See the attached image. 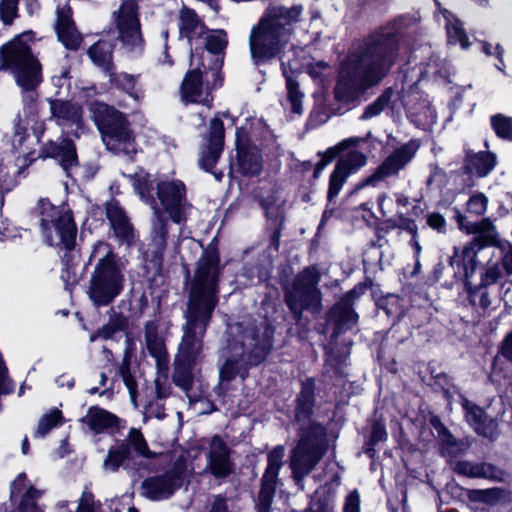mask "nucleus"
Returning <instances> with one entry per match:
<instances>
[{"mask_svg":"<svg viewBox=\"0 0 512 512\" xmlns=\"http://www.w3.org/2000/svg\"><path fill=\"white\" fill-rule=\"evenodd\" d=\"M400 39L396 23L370 34L359 51L343 63L335 88L336 98L350 102L361 91L378 84L397 61Z\"/></svg>","mask_w":512,"mask_h":512,"instance_id":"1","label":"nucleus"},{"mask_svg":"<svg viewBox=\"0 0 512 512\" xmlns=\"http://www.w3.org/2000/svg\"><path fill=\"white\" fill-rule=\"evenodd\" d=\"M219 256L207 250L198 259L191 283L182 339L175 358L199 363L202 359L203 338L218 303Z\"/></svg>","mask_w":512,"mask_h":512,"instance_id":"2","label":"nucleus"},{"mask_svg":"<svg viewBox=\"0 0 512 512\" xmlns=\"http://www.w3.org/2000/svg\"><path fill=\"white\" fill-rule=\"evenodd\" d=\"M31 33L25 32L0 47V71L12 74L21 90L22 111L15 116L14 141L25 139L27 120L38 112V88L43 81L42 66L33 54L28 41Z\"/></svg>","mask_w":512,"mask_h":512,"instance_id":"3","label":"nucleus"},{"mask_svg":"<svg viewBox=\"0 0 512 512\" xmlns=\"http://www.w3.org/2000/svg\"><path fill=\"white\" fill-rule=\"evenodd\" d=\"M272 331L261 323H236L229 326L226 346L221 351L223 364L220 368V382H230L235 377L244 379L251 366L260 364L271 347Z\"/></svg>","mask_w":512,"mask_h":512,"instance_id":"4","label":"nucleus"},{"mask_svg":"<svg viewBox=\"0 0 512 512\" xmlns=\"http://www.w3.org/2000/svg\"><path fill=\"white\" fill-rule=\"evenodd\" d=\"M302 5L269 6L249 35V50L254 64L261 65L278 57L301 20Z\"/></svg>","mask_w":512,"mask_h":512,"instance_id":"5","label":"nucleus"},{"mask_svg":"<svg viewBox=\"0 0 512 512\" xmlns=\"http://www.w3.org/2000/svg\"><path fill=\"white\" fill-rule=\"evenodd\" d=\"M315 385L311 379L302 384L295 409L296 422L300 424L301 438L294 448L290 460L294 480L303 489V479L321 460L326 451L325 428L311 422L314 407Z\"/></svg>","mask_w":512,"mask_h":512,"instance_id":"6","label":"nucleus"},{"mask_svg":"<svg viewBox=\"0 0 512 512\" xmlns=\"http://www.w3.org/2000/svg\"><path fill=\"white\" fill-rule=\"evenodd\" d=\"M89 261H95L88 287V295L97 307L110 304L123 290L124 275L116 261V254L110 244L97 241Z\"/></svg>","mask_w":512,"mask_h":512,"instance_id":"7","label":"nucleus"},{"mask_svg":"<svg viewBox=\"0 0 512 512\" xmlns=\"http://www.w3.org/2000/svg\"><path fill=\"white\" fill-rule=\"evenodd\" d=\"M140 198L147 204L161 210L163 217H168L174 224L179 226V235L181 237L182 229L186 224L187 218L192 210V205L187 201L186 188L180 180H165L157 184V197L161 207L156 206L155 200L151 194L152 185L148 176L139 178L135 184Z\"/></svg>","mask_w":512,"mask_h":512,"instance_id":"8","label":"nucleus"},{"mask_svg":"<svg viewBox=\"0 0 512 512\" xmlns=\"http://www.w3.org/2000/svg\"><path fill=\"white\" fill-rule=\"evenodd\" d=\"M43 236L50 246L71 249L75 244L76 225L65 208H59L42 199L37 207Z\"/></svg>","mask_w":512,"mask_h":512,"instance_id":"9","label":"nucleus"},{"mask_svg":"<svg viewBox=\"0 0 512 512\" xmlns=\"http://www.w3.org/2000/svg\"><path fill=\"white\" fill-rule=\"evenodd\" d=\"M320 276L316 269L306 268L294 280L293 286L286 292L285 300L294 319L300 321L303 310L319 314L322 309L321 293L317 288Z\"/></svg>","mask_w":512,"mask_h":512,"instance_id":"10","label":"nucleus"},{"mask_svg":"<svg viewBox=\"0 0 512 512\" xmlns=\"http://www.w3.org/2000/svg\"><path fill=\"white\" fill-rule=\"evenodd\" d=\"M419 149L416 141H409L395 148L375 169V171L355 186L358 191L366 186L377 187L381 182L394 176H398L415 157Z\"/></svg>","mask_w":512,"mask_h":512,"instance_id":"11","label":"nucleus"},{"mask_svg":"<svg viewBox=\"0 0 512 512\" xmlns=\"http://www.w3.org/2000/svg\"><path fill=\"white\" fill-rule=\"evenodd\" d=\"M118 39L129 52H141L143 38L138 18V6L134 0H124L118 11L113 13Z\"/></svg>","mask_w":512,"mask_h":512,"instance_id":"12","label":"nucleus"},{"mask_svg":"<svg viewBox=\"0 0 512 512\" xmlns=\"http://www.w3.org/2000/svg\"><path fill=\"white\" fill-rule=\"evenodd\" d=\"M184 481V467L174 465L162 474L150 476L141 484V494L150 500L161 501L170 498Z\"/></svg>","mask_w":512,"mask_h":512,"instance_id":"13","label":"nucleus"},{"mask_svg":"<svg viewBox=\"0 0 512 512\" xmlns=\"http://www.w3.org/2000/svg\"><path fill=\"white\" fill-rule=\"evenodd\" d=\"M102 138L107 148L117 154L130 155L136 152L128 122L118 111H112L104 123Z\"/></svg>","mask_w":512,"mask_h":512,"instance_id":"14","label":"nucleus"},{"mask_svg":"<svg viewBox=\"0 0 512 512\" xmlns=\"http://www.w3.org/2000/svg\"><path fill=\"white\" fill-rule=\"evenodd\" d=\"M457 220L461 230L476 235L474 240L464 247V259L472 257L475 252V246H478L479 249L485 246H492L494 249L499 243L504 242V240L499 238V234L490 218H484L479 222L473 223L468 221L466 216L459 214Z\"/></svg>","mask_w":512,"mask_h":512,"instance_id":"15","label":"nucleus"},{"mask_svg":"<svg viewBox=\"0 0 512 512\" xmlns=\"http://www.w3.org/2000/svg\"><path fill=\"white\" fill-rule=\"evenodd\" d=\"M284 447L279 445L272 449L267 456V467L261 479V489L258 498V512H270L273 502L278 474L283 466Z\"/></svg>","mask_w":512,"mask_h":512,"instance_id":"16","label":"nucleus"},{"mask_svg":"<svg viewBox=\"0 0 512 512\" xmlns=\"http://www.w3.org/2000/svg\"><path fill=\"white\" fill-rule=\"evenodd\" d=\"M189 70L181 85V96L185 102L191 103H208L209 94L204 90L202 83V69H206L204 63V53L199 55L192 51L190 56Z\"/></svg>","mask_w":512,"mask_h":512,"instance_id":"17","label":"nucleus"},{"mask_svg":"<svg viewBox=\"0 0 512 512\" xmlns=\"http://www.w3.org/2000/svg\"><path fill=\"white\" fill-rule=\"evenodd\" d=\"M224 146V126L222 120L216 116L209 126L208 135L201 150L200 163L206 171H211L216 165Z\"/></svg>","mask_w":512,"mask_h":512,"instance_id":"18","label":"nucleus"},{"mask_svg":"<svg viewBox=\"0 0 512 512\" xmlns=\"http://www.w3.org/2000/svg\"><path fill=\"white\" fill-rule=\"evenodd\" d=\"M106 216L110 222L112 236L120 245H132L136 240L135 231L123 208L116 202L106 204Z\"/></svg>","mask_w":512,"mask_h":512,"instance_id":"19","label":"nucleus"},{"mask_svg":"<svg viewBox=\"0 0 512 512\" xmlns=\"http://www.w3.org/2000/svg\"><path fill=\"white\" fill-rule=\"evenodd\" d=\"M236 150L238 165L242 173L250 176L258 175L262 170V158L259 149L251 145L246 138L245 131H236Z\"/></svg>","mask_w":512,"mask_h":512,"instance_id":"20","label":"nucleus"},{"mask_svg":"<svg viewBox=\"0 0 512 512\" xmlns=\"http://www.w3.org/2000/svg\"><path fill=\"white\" fill-rule=\"evenodd\" d=\"M206 458L207 469L216 478H224L233 471L230 449L219 436L211 439Z\"/></svg>","mask_w":512,"mask_h":512,"instance_id":"21","label":"nucleus"},{"mask_svg":"<svg viewBox=\"0 0 512 512\" xmlns=\"http://www.w3.org/2000/svg\"><path fill=\"white\" fill-rule=\"evenodd\" d=\"M168 242V222L167 217H163L160 209L153 207V219L150 232V240L147 245L146 253L155 261L160 262Z\"/></svg>","mask_w":512,"mask_h":512,"instance_id":"22","label":"nucleus"},{"mask_svg":"<svg viewBox=\"0 0 512 512\" xmlns=\"http://www.w3.org/2000/svg\"><path fill=\"white\" fill-rule=\"evenodd\" d=\"M56 15L55 29L58 39L67 49H78L82 39L72 20L71 8L67 4L58 5Z\"/></svg>","mask_w":512,"mask_h":512,"instance_id":"23","label":"nucleus"},{"mask_svg":"<svg viewBox=\"0 0 512 512\" xmlns=\"http://www.w3.org/2000/svg\"><path fill=\"white\" fill-rule=\"evenodd\" d=\"M41 152L45 157L58 160L67 176H70L71 169L77 166L76 148L73 141L69 139L49 141L43 146Z\"/></svg>","mask_w":512,"mask_h":512,"instance_id":"24","label":"nucleus"},{"mask_svg":"<svg viewBox=\"0 0 512 512\" xmlns=\"http://www.w3.org/2000/svg\"><path fill=\"white\" fill-rule=\"evenodd\" d=\"M119 418L111 412L99 407H91L87 414L82 418L95 434L113 433L119 424Z\"/></svg>","mask_w":512,"mask_h":512,"instance_id":"25","label":"nucleus"},{"mask_svg":"<svg viewBox=\"0 0 512 512\" xmlns=\"http://www.w3.org/2000/svg\"><path fill=\"white\" fill-rule=\"evenodd\" d=\"M196 365L197 363L182 361L179 358L174 360L173 382L185 391L190 403H197L199 401L197 394L193 392L195 384L194 368Z\"/></svg>","mask_w":512,"mask_h":512,"instance_id":"26","label":"nucleus"},{"mask_svg":"<svg viewBox=\"0 0 512 512\" xmlns=\"http://www.w3.org/2000/svg\"><path fill=\"white\" fill-rule=\"evenodd\" d=\"M145 343L149 354L155 358L159 370L166 369L168 358L163 338L158 334L155 321H148L145 325Z\"/></svg>","mask_w":512,"mask_h":512,"instance_id":"27","label":"nucleus"},{"mask_svg":"<svg viewBox=\"0 0 512 512\" xmlns=\"http://www.w3.org/2000/svg\"><path fill=\"white\" fill-rule=\"evenodd\" d=\"M118 444L127 451V454L133 462H135L136 457L144 459H153L155 457V453L150 450L140 429L130 428L125 439L120 441Z\"/></svg>","mask_w":512,"mask_h":512,"instance_id":"28","label":"nucleus"},{"mask_svg":"<svg viewBox=\"0 0 512 512\" xmlns=\"http://www.w3.org/2000/svg\"><path fill=\"white\" fill-rule=\"evenodd\" d=\"M463 407L466 411V419L470 426L480 435L492 438L496 423L492 419H488L482 408L472 404L468 400H464Z\"/></svg>","mask_w":512,"mask_h":512,"instance_id":"29","label":"nucleus"},{"mask_svg":"<svg viewBox=\"0 0 512 512\" xmlns=\"http://www.w3.org/2000/svg\"><path fill=\"white\" fill-rule=\"evenodd\" d=\"M354 293V290L350 291L347 296L337 303L330 311L329 316L331 320L334 321L336 329L339 332L351 328L356 325L358 321V315L354 312L351 304L349 303V298L353 296Z\"/></svg>","mask_w":512,"mask_h":512,"instance_id":"30","label":"nucleus"},{"mask_svg":"<svg viewBox=\"0 0 512 512\" xmlns=\"http://www.w3.org/2000/svg\"><path fill=\"white\" fill-rule=\"evenodd\" d=\"M453 470L460 475L470 478L499 479L501 471L488 463H473L470 461H458Z\"/></svg>","mask_w":512,"mask_h":512,"instance_id":"31","label":"nucleus"},{"mask_svg":"<svg viewBox=\"0 0 512 512\" xmlns=\"http://www.w3.org/2000/svg\"><path fill=\"white\" fill-rule=\"evenodd\" d=\"M179 30L180 35L190 42L205 34L206 27L194 10L184 7L179 13Z\"/></svg>","mask_w":512,"mask_h":512,"instance_id":"32","label":"nucleus"},{"mask_svg":"<svg viewBox=\"0 0 512 512\" xmlns=\"http://www.w3.org/2000/svg\"><path fill=\"white\" fill-rule=\"evenodd\" d=\"M205 48L207 50L206 58L209 55L215 57L214 64L210 69L218 70L223 64L224 51L228 44L227 34L224 30H214L206 36Z\"/></svg>","mask_w":512,"mask_h":512,"instance_id":"33","label":"nucleus"},{"mask_svg":"<svg viewBox=\"0 0 512 512\" xmlns=\"http://www.w3.org/2000/svg\"><path fill=\"white\" fill-rule=\"evenodd\" d=\"M120 467H123V469L128 472H134L136 470L135 462L129 457L127 451L117 444L108 449L107 455L103 461V469L106 472L115 473Z\"/></svg>","mask_w":512,"mask_h":512,"instance_id":"34","label":"nucleus"},{"mask_svg":"<svg viewBox=\"0 0 512 512\" xmlns=\"http://www.w3.org/2000/svg\"><path fill=\"white\" fill-rule=\"evenodd\" d=\"M50 110L52 117L56 119L58 124H77L81 118V109L79 106L62 100L51 101Z\"/></svg>","mask_w":512,"mask_h":512,"instance_id":"35","label":"nucleus"},{"mask_svg":"<svg viewBox=\"0 0 512 512\" xmlns=\"http://www.w3.org/2000/svg\"><path fill=\"white\" fill-rule=\"evenodd\" d=\"M442 16L445 21L448 43L460 44L462 48H468L470 43L460 20L446 9L442 11Z\"/></svg>","mask_w":512,"mask_h":512,"instance_id":"36","label":"nucleus"},{"mask_svg":"<svg viewBox=\"0 0 512 512\" xmlns=\"http://www.w3.org/2000/svg\"><path fill=\"white\" fill-rule=\"evenodd\" d=\"M441 441V453L443 456L453 458L466 450L464 443L459 442L455 437L442 425L436 427Z\"/></svg>","mask_w":512,"mask_h":512,"instance_id":"37","label":"nucleus"},{"mask_svg":"<svg viewBox=\"0 0 512 512\" xmlns=\"http://www.w3.org/2000/svg\"><path fill=\"white\" fill-rule=\"evenodd\" d=\"M366 164L367 156L360 151L352 150L342 155L335 166L350 176L359 171Z\"/></svg>","mask_w":512,"mask_h":512,"instance_id":"38","label":"nucleus"},{"mask_svg":"<svg viewBox=\"0 0 512 512\" xmlns=\"http://www.w3.org/2000/svg\"><path fill=\"white\" fill-rule=\"evenodd\" d=\"M113 45L105 40L98 41L88 50L91 60L105 70H109L112 61Z\"/></svg>","mask_w":512,"mask_h":512,"instance_id":"39","label":"nucleus"},{"mask_svg":"<svg viewBox=\"0 0 512 512\" xmlns=\"http://www.w3.org/2000/svg\"><path fill=\"white\" fill-rule=\"evenodd\" d=\"M495 166V157L489 153H478L468 161V167L471 173L479 177H485Z\"/></svg>","mask_w":512,"mask_h":512,"instance_id":"40","label":"nucleus"},{"mask_svg":"<svg viewBox=\"0 0 512 512\" xmlns=\"http://www.w3.org/2000/svg\"><path fill=\"white\" fill-rule=\"evenodd\" d=\"M282 72L286 79V88L288 93V100L291 104L292 112L300 114L302 112V93L298 89V83L293 79L292 75L287 72L286 64L284 61L281 63Z\"/></svg>","mask_w":512,"mask_h":512,"instance_id":"41","label":"nucleus"},{"mask_svg":"<svg viewBox=\"0 0 512 512\" xmlns=\"http://www.w3.org/2000/svg\"><path fill=\"white\" fill-rule=\"evenodd\" d=\"M394 92L392 88L386 89L373 103L365 108L361 115V120H368L379 115L386 107L389 106Z\"/></svg>","mask_w":512,"mask_h":512,"instance_id":"42","label":"nucleus"},{"mask_svg":"<svg viewBox=\"0 0 512 512\" xmlns=\"http://www.w3.org/2000/svg\"><path fill=\"white\" fill-rule=\"evenodd\" d=\"M62 420V412L58 409H53L49 413L43 415L38 422V426L35 431V437H44L54 427L60 425Z\"/></svg>","mask_w":512,"mask_h":512,"instance_id":"43","label":"nucleus"},{"mask_svg":"<svg viewBox=\"0 0 512 512\" xmlns=\"http://www.w3.org/2000/svg\"><path fill=\"white\" fill-rule=\"evenodd\" d=\"M420 74L423 79L445 77L447 75L446 63L439 57H431L428 62L422 63Z\"/></svg>","mask_w":512,"mask_h":512,"instance_id":"44","label":"nucleus"},{"mask_svg":"<svg viewBox=\"0 0 512 512\" xmlns=\"http://www.w3.org/2000/svg\"><path fill=\"white\" fill-rule=\"evenodd\" d=\"M492 257L496 258L507 274H512V244L508 241L499 243L493 251Z\"/></svg>","mask_w":512,"mask_h":512,"instance_id":"45","label":"nucleus"},{"mask_svg":"<svg viewBox=\"0 0 512 512\" xmlns=\"http://www.w3.org/2000/svg\"><path fill=\"white\" fill-rule=\"evenodd\" d=\"M487 287L488 286L480 284L478 287L471 290L469 295L470 303L474 307L481 308L483 311L489 310L493 304V299Z\"/></svg>","mask_w":512,"mask_h":512,"instance_id":"46","label":"nucleus"},{"mask_svg":"<svg viewBox=\"0 0 512 512\" xmlns=\"http://www.w3.org/2000/svg\"><path fill=\"white\" fill-rule=\"evenodd\" d=\"M504 269L500 265L499 261L495 258V260L490 259L484 271L481 273V282L484 286H489L496 283L499 279L503 277Z\"/></svg>","mask_w":512,"mask_h":512,"instance_id":"47","label":"nucleus"},{"mask_svg":"<svg viewBox=\"0 0 512 512\" xmlns=\"http://www.w3.org/2000/svg\"><path fill=\"white\" fill-rule=\"evenodd\" d=\"M349 175L338 169L336 166L329 177L327 200L331 203L340 193Z\"/></svg>","mask_w":512,"mask_h":512,"instance_id":"48","label":"nucleus"},{"mask_svg":"<svg viewBox=\"0 0 512 512\" xmlns=\"http://www.w3.org/2000/svg\"><path fill=\"white\" fill-rule=\"evenodd\" d=\"M491 125L496 135L505 140H512V118L502 114L491 117Z\"/></svg>","mask_w":512,"mask_h":512,"instance_id":"49","label":"nucleus"},{"mask_svg":"<svg viewBox=\"0 0 512 512\" xmlns=\"http://www.w3.org/2000/svg\"><path fill=\"white\" fill-rule=\"evenodd\" d=\"M126 324V320L121 315H115L111 317L109 322L104 325L96 335L91 336V341H94L96 337H101L104 339L111 338L116 331L122 330Z\"/></svg>","mask_w":512,"mask_h":512,"instance_id":"50","label":"nucleus"},{"mask_svg":"<svg viewBox=\"0 0 512 512\" xmlns=\"http://www.w3.org/2000/svg\"><path fill=\"white\" fill-rule=\"evenodd\" d=\"M156 392L157 399L147 405L145 413L148 417L163 419L165 417L163 399L167 397L168 393L159 387L158 382H156Z\"/></svg>","mask_w":512,"mask_h":512,"instance_id":"51","label":"nucleus"},{"mask_svg":"<svg viewBox=\"0 0 512 512\" xmlns=\"http://www.w3.org/2000/svg\"><path fill=\"white\" fill-rule=\"evenodd\" d=\"M19 0H1L0 18L4 24L10 25L17 17Z\"/></svg>","mask_w":512,"mask_h":512,"instance_id":"52","label":"nucleus"},{"mask_svg":"<svg viewBox=\"0 0 512 512\" xmlns=\"http://www.w3.org/2000/svg\"><path fill=\"white\" fill-rule=\"evenodd\" d=\"M40 496V491L29 488L24 494L17 512H42L35 504V499Z\"/></svg>","mask_w":512,"mask_h":512,"instance_id":"53","label":"nucleus"},{"mask_svg":"<svg viewBox=\"0 0 512 512\" xmlns=\"http://www.w3.org/2000/svg\"><path fill=\"white\" fill-rule=\"evenodd\" d=\"M488 198L483 193H478L470 197L467 202V211L477 216L486 212Z\"/></svg>","mask_w":512,"mask_h":512,"instance_id":"54","label":"nucleus"},{"mask_svg":"<svg viewBox=\"0 0 512 512\" xmlns=\"http://www.w3.org/2000/svg\"><path fill=\"white\" fill-rule=\"evenodd\" d=\"M119 375L121 376L125 386L127 387L131 398L134 399L137 392V383L133 375L131 374L129 364L126 359L123 360L119 368Z\"/></svg>","mask_w":512,"mask_h":512,"instance_id":"55","label":"nucleus"},{"mask_svg":"<svg viewBox=\"0 0 512 512\" xmlns=\"http://www.w3.org/2000/svg\"><path fill=\"white\" fill-rule=\"evenodd\" d=\"M337 154V149L333 147L327 149L324 153H320L321 159L317 162L314 169L315 178L319 177L320 173L336 157Z\"/></svg>","mask_w":512,"mask_h":512,"instance_id":"56","label":"nucleus"},{"mask_svg":"<svg viewBox=\"0 0 512 512\" xmlns=\"http://www.w3.org/2000/svg\"><path fill=\"white\" fill-rule=\"evenodd\" d=\"M399 301V297L390 295L382 300L379 306L384 309L388 316H395L400 314Z\"/></svg>","mask_w":512,"mask_h":512,"instance_id":"57","label":"nucleus"},{"mask_svg":"<svg viewBox=\"0 0 512 512\" xmlns=\"http://www.w3.org/2000/svg\"><path fill=\"white\" fill-rule=\"evenodd\" d=\"M360 503L359 492L353 490L345 498L343 512H361Z\"/></svg>","mask_w":512,"mask_h":512,"instance_id":"58","label":"nucleus"},{"mask_svg":"<svg viewBox=\"0 0 512 512\" xmlns=\"http://www.w3.org/2000/svg\"><path fill=\"white\" fill-rule=\"evenodd\" d=\"M7 374V367L0 359V394H9L13 391V384Z\"/></svg>","mask_w":512,"mask_h":512,"instance_id":"59","label":"nucleus"},{"mask_svg":"<svg viewBox=\"0 0 512 512\" xmlns=\"http://www.w3.org/2000/svg\"><path fill=\"white\" fill-rule=\"evenodd\" d=\"M98 507L94 502L93 495L89 492H83L77 512H97Z\"/></svg>","mask_w":512,"mask_h":512,"instance_id":"60","label":"nucleus"},{"mask_svg":"<svg viewBox=\"0 0 512 512\" xmlns=\"http://www.w3.org/2000/svg\"><path fill=\"white\" fill-rule=\"evenodd\" d=\"M115 80L130 95H133L132 91L134 90V87H135L134 76L126 74V73H121L116 77Z\"/></svg>","mask_w":512,"mask_h":512,"instance_id":"61","label":"nucleus"},{"mask_svg":"<svg viewBox=\"0 0 512 512\" xmlns=\"http://www.w3.org/2000/svg\"><path fill=\"white\" fill-rule=\"evenodd\" d=\"M387 438V432L385 427L380 423H375L372 427L370 442L375 445L378 442L385 441Z\"/></svg>","mask_w":512,"mask_h":512,"instance_id":"62","label":"nucleus"},{"mask_svg":"<svg viewBox=\"0 0 512 512\" xmlns=\"http://www.w3.org/2000/svg\"><path fill=\"white\" fill-rule=\"evenodd\" d=\"M428 225L439 231V232H442L445 230V227H446V221L444 219V217L438 213H432L428 216Z\"/></svg>","mask_w":512,"mask_h":512,"instance_id":"63","label":"nucleus"},{"mask_svg":"<svg viewBox=\"0 0 512 512\" xmlns=\"http://www.w3.org/2000/svg\"><path fill=\"white\" fill-rule=\"evenodd\" d=\"M397 226L400 229L406 230L409 233H411L413 236L416 235L417 232V225L415 221L404 217L403 215H399L397 219Z\"/></svg>","mask_w":512,"mask_h":512,"instance_id":"64","label":"nucleus"}]
</instances>
